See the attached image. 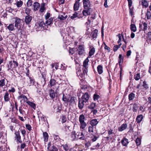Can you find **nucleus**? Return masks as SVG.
Returning <instances> with one entry per match:
<instances>
[{
    "label": "nucleus",
    "instance_id": "obj_17",
    "mask_svg": "<svg viewBox=\"0 0 151 151\" xmlns=\"http://www.w3.org/2000/svg\"><path fill=\"white\" fill-rule=\"evenodd\" d=\"M78 14H79V11L78 12V13L76 12H75V13L73 14L72 16L71 17V19H73L74 18L77 17H78V18L83 17V16L81 13V14H79L78 15Z\"/></svg>",
    "mask_w": 151,
    "mask_h": 151
},
{
    "label": "nucleus",
    "instance_id": "obj_18",
    "mask_svg": "<svg viewBox=\"0 0 151 151\" xmlns=\"http://www.w3.org/2000/svg\"><path fill=\"white\" fill-rule=\"evenodd\" d=\"M6 80L7 81L6 85L8 81L5 78L0 79V88L6 86Z\"/></svg>",
    "mask_w": 151,
    "mask_h": 151
},
{
    "label": "nucleus",
    "instance_id": "obj_19",
    "mask_svg": "<svg viewBox=\"0 0 151 151\" xmlns=\"http://www.w3.org/2000/svg\"><path fill=\"white\" fill-rule=\"evenodd\" d=\"M29 82L28 83V85L30 86H33L35 83V80L33 77H29Z\"/></svg>",
    "mask_w": 151,
    "mask_h": 151
},
{
    "label": "nucleus",
    "instance_id": "obj_13",
    "mask_svg": "<svg viewBox=\"0 0 151 151\" xmlns=\"http://www.w3.org/2000/svg\"><path fill=\"white\" fill-rule=\"evenodd\" d=\"M89 97L90 96L88 93L86 92L83 94L81 99L84 101L85 103H86L88 102Z\"/></svg>",
    "mask_w": 151,
    "mask_h": 151
},
{
    "label": "nucleus",
    "instance_id": "obj_23",
    "mask_svg": "<svg viewBox=\"0 0 151 151\" xmlns=\"http://www.w3.org/2000/svg\"><path fill=\"white\" fill-rule=\"evenodd\" d=\"M91 9H84L82 12V16H86L90 15L91 14L90 10Z\"/></svg>",
    "mask_w": 151,
    "mask_h": 151
},
{
    "label": "nucleus",
    "instance_id": "obj_37",
    "mask_svg": "<svg viewBox=\"0 0 151 151\" xmlns=\"http://www.w3.org/2000/svg\"><path fill=\"white\" fill-rule=\"evenodd\" d=\"M130 29L131 31L134 32H135L137 30V28L135 25L134 24H131L130 25Z\"/></svg>",
    "mask_w": 151,
    "mask_h": 151
},
{
    "label": "nucleus",
    "instance_id": "obj_33",
    "mask_svg": "<svg viewBox=\"0 0 151 151\" xmlns=\"http://www.w3.org/2000/svg\"><path fill=\"white\" fill-rule=\"evenodd\" d=\"M26 103L32 108L34 109H35L36 108V105L35 104L29 101H27Z\"/></svg>",
    "mask_w": 151,
    "mask_h": 151
},
{
    "label": "nucleus",
    "instance_id": "obj_47",
    "mask_svg": "<svg viewBox=\"0 0 151 151\" xmlns=\"http://www.w3.org/2000/svg\"><path fill=\"white\" fill-rule=\"evenodd\" d=\"M122 43H120L118 45H116L114 46L113 47L114 51V52H116L118 50V49L120 47Z\"/></svg>",
    "mask_w": 151,
    "mask_h": 151
},
{
    "label": "nucleus",
    "instance_id": "obj_32",
    "mask_svg": "<svg viewBox=\"0 0 151 151\" xmlns=\"http://www.w3.org/2000/svg\"><path fill=\"white\" fill-rule=\"evenodd\" d=\"M143 119V116L142 114L138 115L136 117V121L137 123H139Z\"/></svg>",
    "mask_w": 151,
    "mask_h": 151
},
{
    "label": "nucleus",
    "instance_id": "obj_34",
    "mask_svg": "<svg viewBox=\"0 0 151 151\" xmlns=\"http://www.w3.org/2000/svg\"><path fill=\"white\" fill-rule=\"evenodd\" d=\"M97 70L99 74H101L103 72V66L101 65H98L97 67Z\"/></svg>",
    "mask_w": 151,
    "mask_h": 151
},
{
    "label": "nucleus",
    "instance_id": "obj_25",
    "mask_svg": "<svg viewBox=\"0 0 151 151\" xmlns=\"http://www.w3.org/2000/svg\"><path fill=\"white\" fill-rule=\"evenodd\" d=\"M127 124L126 123H124L118 128V130L119 132H122L127 127Z\"/></svg>",
    "mask_w": 151,
    "mask_h": 151
},
{
    "label": "nucleus",
    "instance_id": "obj_28",
    "mask_svg": "<svg viewBox=\"0 0 151 151\" xmlns=\"http://www.w3.org/2000/svg\"><path fill=\"white\" fill-rule=\"evenodd\" d=\"M32 60L33 61V65L35 63V62L36 63L37 61L39 62V61H41V60H40V56L38 55V56H33L32 57Z\"/></svg>",
    "mask_w": 151,
    "mask_h": 151
},
{
    "label": "nucleus",
    "instance_id": "obj_57",
    "mask_svg": "<svg viewBox=\"0 0 151 151\" xmlns=\"http://www.w3.org/2000/svg\"><path fill=\"white\" fill-rule=\"evenodd\" d=\"M67 15L65 16H64L63 15H60L58 17V18L61 20H65L67 18Z\"/></svg>",
    "mask_w": 151,
    "mask_h": 151
},
{
    "label": "nucleus",
    "instance_id": "obj_11",
    "mask_svg": "<svg viewBox=\"0 0 151 151\" xmlns=\"http://www.w3.org/2000/svg\"><path fill=\"white\" fill-rule=\"evenodd\" d=\"M14 134L15 135V138L16 140V142L19 143H22L21 136L20 135L19 132V131L16 132Z\"/></svg>",
    "mask_w": 151,
    "mask_h": 151
},
{
    "label": "nucleus",
    "instance_id": "obj_16",
    "mask_svg": "<svg viewBox=\"0 0 151 151\" xmlns=\"http://www.w3.org/2000/svg\"><path fill=\"white\" fill-rule=\"evenodd\" d=\"M17 99L18 100L21 99V100H20V102H21L23 100L24 102H26L27 101H28L27 100H28L27 97L23 94H22L18 96Z\"/></svg>",
    "mask_w": 151,
    "mask_h": 151
},
{
    "label": "nucleus",
    "instance_id": "obj_15",
    "mask_svg": "<svg viewBox=\"0 0 151 151\" xmlns=\"http://www.w3.org/2000/svg\"><path fill=\"white\" fill-rule=\"evenodd\" d=\"M87 57L83 61L82 69L88 70V63L89 60Z\"/></svg>",
    "mask_w": 151,
    "mask_h": 151
},
{
    "label": "nucleus",
    "instance_id": "obj_42",
    "mask_svg": "<svg viewBox=\"0 0 151 151\" xmlns=\"http://www.w3.org/2000/svg\"><path fill=\"white\" fill-rule=\"evenodd\" d=\"M135 94L133 93H130L128 96V99L129 101L133 100L135 97Z\"/></svg>",
    "mask_w": 151,
    "mask_h": 151
},
{
    "label": "nucleus",
    "instance_id": "obj_50",
    "mask_svg": "<svg viewBox=\"0 0 151 151\" xmlns=\"http://www.w3.org/2000/svg\"><path fill=\"white\" fill-rule=\"evenodd\" d=\"M19 110L20 114H21L22 115H24L25 114V111L23 110L22 105H21L19 107Z\"/></svg>",
    "mask_w": 151,
    "mask_h": 151
},
{
    "label": "nucleus",
    "instance_id": "obj_55",
    "mask_svg": "<svg viewBox=\"0 0 151 151\" xmlns=\"http://www.w3.org/2000/svg\"><path fill=\"white\" fill-rule=\"evenodd\" d=\"M135 142L137 146L140 145L141 143V139L139 137H137L135 140Z\"/></svg>",
    "mask_w": 151,
    "mask_h": 151
},
{
    "label": "nucleus",
    "instance_id": "obj_60",
    "mask_svg": "<svg viewBox=\"0 0 151 151\" xmlns=\"http://www.w3.org/2000/svg\"><path fill=\"white\" fill-rule=\"evenodd\" d=\"M20 131L21 132L23 136L24 137V139H25V136L26 134V132L25 130L24 129H20Z\"/></svg>",
    "mask_w": 151,
    "mask_h": 151
},
{
    "label": "nucleus",
    "instance_id": "obj_40",
    "mask_svg": "<svg viewBox=\"0 0 151 151\" xmlns=\"http://www.w3.org/2000/svg\"><path fill=\"white\" fill-rule=\"evenodd\" d=\"M141 4L142 6L145 8L147 7L149 5L147 1L145 0H142Z\"/></svg>",
    "mask_w": 151,
    "mask_h": 151
},
{
    "label": "nucleus",
    "instance_id": "obj_10",
    "mask_svg": "<svg viewBox=\"0 0 151 151\" xmlns=\"http://www.w3.org/2000/svg\"><path fill=\"white\" fill-rule=\"evenodd\" d=\"M46 24L44 21H42L39 24V27H37V30L39 31H42L45 29Z\"/></svg>",
    "mask_w": 151,
    "mask_h": 151
},
{
    "label": "nucleus",
    "instance_id": "obj_7",
    "mask_svg": "<svg viewBox=\"0 0 151 151\" xmlns=\"http://www.w3.org/2000/svg\"><path fill=\"white\" fill-rule=\"evenodd\" d=\"M124 59V57L122 56V54H119V59H118V63L119 66V67L120 68V80H121V77H122V65L121 64V63H122L123 62Z\"/></svg>",
    "mask_w": 151,
    "mask_h": 151
},
{
    "label": "nucleus",
    "instance_id": "obj_44",
    "mask_svg": "<svg viewBox=\"0 0 151 151\" xmlns=\"http://www.w3.org/2000/svg\"><path fill=\"white\" fill-rule=\"evenodd\" d=\"M45 3H43L40 6V11L42 13L44 12V11L45 10Z\"/></svg>",
    "mask_w": 151,
    "mask_h": 151
},
{
    "label": "nucleus",
    "instance_id": "obj_29",
    "mask_svg": "<svg viewBox=\"0 0 151 151\" xmlns=\"http://www.w3.org/2000/svg\"><path fill=\"white\" fill-rule=\"evenodd\" d=\"M44 141L45 143L47 142L48 140L49 135L48 133L46 132H43Z\"/></svg>",
    "mask_w": 151,
    "mask_h": 151
},
{
    "label": "nucleus",
    "instance_id": "obj_20",
    "mask_svg": "<svg viewBox=\"0 0 151 151\" xmlns=\"http://www.w3.org/2000/svg\"><path fill=\"white\" fill-rule=\"evenodd\" d=\"M79 1H76L73 6V10L74 11H76L79 9L80 4Z\"/></svg>",
    "mask_w": 151,
    "mask_h": 151
},
{
    "label": "nucleus",
    "instance_id": "obj_30",
    "mask_svg": "<svg viewBox=\"0 0 151 151\" xmlns=\"http://www.w3.org/2000/svg\"><path fill=\"white\" fill-rule=\"evenodd\" d=\"M58 82H57L54 78H51L49 81V84L51 87L54 86Z\"/></svg>",
    "mask_w": 151,
    "mask_h": 151
},
{
    "label": "nucleus",
    "instance_id": "obj_58",
    "mask_svg": "<svg viewBox=\"0 0 151 151\" xmlns=\"http://www.w3.org/2000/svg\"><path fill=\"white\" fill-rule=\"evenodd\" d=\"M134 124L133 122H131L129 124V128L130 130L132 131L134 127Z\"/></svg>",
    "mask_w": 151,
    "mask_h": 151
},
{
    "label": "nucleus",
    "instance_id": "obj_14",
    "mask_svg": "<svg viewBox=\"0 0 151 151\" xmlns=\"http://www.w3.org/2000/svg\"><path fill=\"white\" fill-rule=\"evenodd\" d=\"M14 23H11L9 24L8 26V24H4L5 27H6L9 31H12L14 29Z\"/></svg>",
    "mask_w": 151,
    "mask_h": 151
},
{
    "label": "nucleus",
    "instance_id": "obj_8",
    "mask_svg": "<svg viewBox=\"0 0 151 151\" xmlns=\"http://www.w3.org/2000/svg\"><path fill=\"white\" fill-rule=\"evenodd\" d=\"M87 72L88 70L83 69H82V73L81 71H79V73H80V74L79 75V76H80L81 78H82L81 79H80V81H81L80 83L81 84V83L83 81H84L85 79V74H87Z\"/></svg>",
    "mask_w": 151,
    "mask_h": 151
},
{
    "label": "nucleus",
    "instance_id": "obj_21",
    "mask_svg": "<svg viewBox=\"0 0 151 151\" xmlns=\"http://www.w3.org/2000/svg\"><path fill=\"white\" fill-rule=\"evenodd\" d=\"M95 51V49L94 47H90L88 58H90L93 55Z\"/></svg>",
    "mask_w": 151,
    "mask_h": 151
},
{
    "label": "nucleus",
    "instance_id": "obj_24",
    "mask_svg": "<svg viewBox=\"0 0 151 151\" xmlns=\"http://www.w3.org/2000/svg\"><path fill=\"white\" fill-rule=\"evenodd\" d=\"M121 143L123 146H127L129 143L128 139L124 137L121 140Z\"/></svg>",
    "mask_w": 151,
    "mask_h": 151
},
{
    "label": "nucleus",
    "instance_id": "obj_12",
    "mask_svg": "<svg viewBox=\"0 0 151 151\" xmlns=\"http://www.w3.org/2000/svg\"><path fill=\"white\" fill-rule=\"evenodd\" d=\"M11 95L8 93L7 91L6 90L4 94V101L8 102L10 101Z\"/></svg>",
    "mask_w": 151,
    "mask_h": 151
},
{
    "label": "nucleus",
    "instance_id": "obj_26",
    "mask_svg": "<svg viewBox=\"0 0 151 151\" xmlns=\"http://www.w3.org/2000/svg\"><path fill=\"white\" fill-rule=\"evenodd\" d=\"M98 30L97 29H95L94 30L91 35L92 39L96 38L97 36Z\"/></svg>",
    "mask_w": 151,
    "mask_h": 151
},
{
    "label": "nucleus",
    "instance_id": "obj_6",
    "mask_svg": "<svg viewBox=\"0 0 151 151\" xmlns=\"http://www.w3.org/2000/svg\"><path fill=\"white\" fill-rule=\"evenodd\" d=\"M83 7L84 9H91V2L89 0H83Z\"/></svg>",
    "mask_w": 151,
    "mask_h": 151
},
{
    "label": "nucleus",
    "instance_id": "obj_9",
    "mask_svg": "<svg viewBox=\"0 0 151 151\" xmlns=\"http://www.w3.org/2000/svg\"><path fill=\"white\" fill-rule=\"evenodd\" d=\"M32 19V16L30 15L26 16L24 19V22L27 25H29L31 23Z\"/></svg>",
    "mask_w": 151,
    "mask_h": 151
},
{
    "label": "nucleus",
    "instance_id": "obj_4",
    "mask_svg": "<svg viewBox=\"0 0 151 151\" xmlns=\"http://www.w3.org/2000/svg\"><path fill=\"white\" fill-rule=\"evenodd\" d=\"M77 51L79 55L82 56L84 55L85 53L84 46L82 45H79Z\"/></svg>",
    "mask_w": 151,
    "mask_h": 151
},
{
    "label": "nucleus",
    "instance_id": "obj_35",
    "mask_svg": "<svg viewBox=\"0 0 151 151\" xmlns=\"http://www.w3.org/2000/svg\"><path fill=\"white\" fill-rule=\"evenodd\" d=\"M98 123V121L96 119H93L91 120L90 122V124L92 126H96Z\"/></svg>",
    "mask_w": 151,
    "mask_h": 151
},
{
    "label": "nucleus",
    "instance_id": "obj_27",
    "mask_svg": "<svg viewBox=\"0 0 151 151\" xmlns=\"http://www.w3.org/2000/svg\"><path fill=\"white\" fill-rule=\"evenodd\" d=\"M49 96L52 99H54L55 97V93L54 90L51 89L49 90Z\"/></svg>",
    "mask_w": 151,
    "mask_h": 151
},
{
    "label": "nucleus",
    "instance_id": "obj_56",
    "mask_svg": "<svg viewBox=\"0 0 151 151\" xmlns=\"http://www.w3.org/2000/svg\"><path fill=\"white\" fill-rule=\"evenodd\" d=\"M61 147H63L65 151H68L69 150V147L67 144L62 145Z\"/></svg>",
    "mask_w": 151,
    "mask_h": 151
},
{
    "label": "nucleus",
    "instance_id": "obj_36",
    "mask_svg": "<svg viewBox=\"0 0 151 151\" xmlns=\"http://www.w3.org/2000/svg\"><path fill=\"white\" fill-rule=\"evenodd\" d=\"M76 132L75 131H73L71 132L70 134V137L73 141L75 140L76 138Z\"/></svg>",
    "mask_w": 151,
    "mask_h": 151
},
{
    "label": "nucleus",
    "instance_id": "obj_41",
    "mask_svg": "<svg viewBox=\"0 0 151 151\" xmlns=\"http://www.w3.org/2000/svg\"><path fill=\"white\" fill-rule=\"evenodd\" d=\"M58 148L55 145H53L51 148L48 150V151H58Z\"/></svg>",
    "mask_w": 151,
    "mask_h": 151
},
{
    "label": "nucleus",
    "instance_id": "obj_64",
    "mask_svg": "<svg viewBox=\"0 0 151 151\" xmlns=\"http://www.w3.org/2000/svg\"><path fill=\"white\" fill-rule=\"evenodd\" d=\"M148 36V40L149 41V42L151 41V32H148L147 33Z\"/></svg>",
    "mask_w": 151,
    "mask_h": 151
},
{
    "label": "nucleus",
    "instance_id": "obj_3",
    "mask_svg": "<svg viewBox=\"0 0 151 151\" xmlns=\"http://www.w3.org/2000/svg\"><path fill=\"white\" fill-rule=\"evenodd\" d=\"M9 64L8 65V70H12L13 68H16L18 66L19 64L18 62L14 60L13 61H9Z\"/></svg>",
    "mask_w": 151,
    "mask_h": 151
},
{
    "label": "nucleus",
    "instance_id": "obj_2",
    "mask_svg": "<svg viewBox=\"0 0 151 151\" xmlns=\"http://www.w3.org/2000/svg\"><path fill=\"white\" fill-rule=\"evenodd\" d=\"M85 117L83 114L81 115L79 117V122L80 124V129L82 131L85 130V128L87 125L86 123L84 122Z\"/></svg>",
    "mask_w": 151,
    "mask_h": 151
},
{
    "label": "nucleus",
    "instance_id": "obj_54",
    "mask_svg": "<svg viewBox=\"0 0 151 151\" xmlns=\"http://www.w3.org/2000/svg\"><path fill=\"white\" fill-rule=\"evenodd\" d=\"M76 100V98L74 97H71L70 99V103L71 104H74Z\"/></svg>",
    "mask_w": 151,
    "mask_h": 151
},
{
    "label": "nucleus",
    "instance_id": "obj_61",
    "mask_svg": "<svg viewBox=\"0 0 151 151\" xmlns=\"http://www.w3.org/2000/svg\"><path fill=\"white\" fill-rule=\"evenodd\" d=\"M100 97L99 95L96 94H94L93 96V99L94 101L98 100Z\"/></svg>",
    "mask_w": 151,
    "mask_h": 151
},
{
    "label": "nucleus",
    "instance_id": "obj_31",
    "mask_svg": "<svg viewBox=\"0 0 151 151\" xmlns=\"http://www.w3.org/2000/svg\"><path fill=\"white\" fill-rule=\"evenodd\" d=\"M34 10L35 11H37L40 6V4L37 2H35L33 4Z\"/></svg>",
    "mask_w": 151,
    "mask_h": 151
},
{
    "label": "nucleus",
    "instance_id": "obj_49",
    "mask_svg": "<svg viewBox=\"0 0 151 151\" xmlns=\"http://www.w3.org/2000/svg\"><path fill=\"white\" fill-rule=\"evenodd\" d=\"M23 4V1L21 0H19V1H17L15 4H16L17 7H20Z\"/></svg>",
    "mask_w": 151,
    "mask_h": 151
},
{
    "label": "nucleus",
    "instance_id": "obj_48",
    "mask_svg": "<svg viewBox=\"0 0 151 151\" xmlns=\"http://www.w3.org/2000/svg\"><path fill=\"white\" fill-rule=\"evenodd\" d=\"M138 109V105L136 103L134 104L132 108V110L134 112H136L137 111Z\"/></svg>",
    "mask_w": 151,
    "mask_h": 151
},
{
    "label": "nucleus",
    "instance_id": "obj_1",
    "mask_svg": "<svg viewBox=\"0 0 151 151\" xmlns=\"http://www.w3.org/2000/svg\"><path fill=\"white\" fill-rule=\"evenodd\" d=\"M14 19V26L17 29V35L21 36L22 34V29L23 28L22 24V19L17 17H15Z\"/></svg>",
    "mask_w": 151,
    "mask_h": 151
},
{
    "label": "nucleus",
    "instance_id": "obj_51",
    "mask_svg": "<svg viewBox=\"0 0 151 151\" xmlns=\"http://www.w3.org/2000/svg\"><path fill=\"white\" fill-rule=\"evenodd\" d=\"M142 24L143 26V28L142 29V31H143L145 32V31H146L147 29V24L145 22H142Z\"/></svg>",
    "mask_w": 151,
    "mask_h": 151
},
{
    "label": "nucleus",
    "instance_id": "obj_45",
    "mask_svg": "<svg viewBox=\"0 0 151 151\" xmlns=\"http://www.w3.org/2000/svg\"><path fill=\"white\" fill-rule=\"evenodd\" d=\"M103 45H104V49L105 50H107V52H109L110 51V48L107 46L105 43L104 42L103 43Z\"/></svg>",
    "mask_w": 151,
    "mask_h": 151
},
{
    "label": "nucleus",
    "instance_id": "obj_39",
    "mask_svg": "<svg viewBox=\"0 0 151 151\" xmlns=\"http://www.w3.org/2000/svg\"><path fill=\"white\" fill-rule=\"evenodd\" d=\"M53 18L51 17L47 20L45 22V24L46 25H49L52 24Z\"/></svg>",
    "mask_w": 151,
    "mask_h": 151
},
{
    "label": "nucleus",
    "instance_id": "obj_63",
    "mask_svg": "<svg viewBox=\"0 0 151 151\" xmlns=\"http://www.w3.org/2000/svg\"><path fill=\"white\" fill-rule=\"evenodd\" d=\"M140 78V74L137 73L136 75L134 76V78L136 81H138Z\"/></svg>",
    "mask_w": 151,
    "mask_h": 151
},
{
    "label": "nucleus",
    "instance_id": "obj_5",
    "mask_svg": "<svg viewBox=\"0 0 151 151\" xmlns=\"http://www.w3.org/2000/svg\"><path fill=\"white\" fill-rule=\"evenodd\" d=\"M127 1L128 2V6L129 9V15L132 17L134 14V7L133 6L131 7L132 4V0H127Z\"/></svg>",
    "mask_w": 151,
    "mask_h": 151
},
{
    "label": "nucleus",
    "instance_id": "obj_52",
    "mask_svg": "<svg viewBox=\"0 0 151 151\" xmlns=\"http://www.w3.org/2000/svg\"><path fill=\"white\" fill-rule=\"evenodd\" d=\"M61 119H62L61 122L63 124L65 123L67 121L66 116L65 115H62Z\"/></svg>",
    "mask_w": 151,
    "mask_h": 151
},
{
    "label": "nucleus",
    "instance_id": "obj_38",
    "mask_svg": "<svg viewBox=\"0 0 151 151\" xmlns=\"http://www.w3.org/2000/svg\"><path fill=\"white\" fill-rule=\"evenodd\" d=\"M53 136L55 140V142H60L61 141V139L59 137L58 135L55 134H53Z\"/></svg>",
    "mask_w": 151,
    "mask_h": 151
},
{
    "label": "nucleus",
    "instance_id": "obj_43",
    "mask_svg": "<svg viewBox=\"0 0 151 151\" xmlns=\"http://www.w3.org/2000/svg\"><path fill=\"white\" fill-rule=\"evenodd\" d=\"M146 16L147 20L150 19L151 18V12L148 9L147 10Z\"/></svg>",
    "mask_w": 151,
    "mask_h": 151
},
{
    "label": "nucleus",
    "instance_id": "obj_22",
    "mask_svg": "<svg viewBox=\"0 0 151 151\" xmlns=\"http://www.w3.org/2000/svg\"><path fill=\"white\" fill-rule=\"evenodd\" d=\"M84 101L82 99H80V98L78 99V107L80 109H82L83 107Z\"/></svg>",
    "mask_w": 151,
    "mask_h": 151
},
{
    "label": "nucleus",
    "instance_id": "obj_46",
    "mask_svg": "<svg viewBox=\"0 0 151 151\" xmlns=\"http://www.w3.org/2000/svg\"><path fill=\"white\" fill-rule=\"evenodd\" d=\"M96 106V103L92 102L90 104V105L88 106V108L89 109H93Z\"/></svg>",
    "mask_w": 151,
    "mask_h": 151
},
{
    "label": "nucleus",
    "instance_id": "obj_59",
    "mask_svg": "<svg viewBox=\"0 0 151 151\" xmlns=\"http://www.w3.org/2000/svg\"><path fill=\"white\" fill-rule=\"evenodd\" d=\"M16 91V90L14 87H12L11 89H9L8 91H7V92L9 94L10 93H14Z\"/></svg>",
    "mask_w": 151,
    "mask_h": 151
},
{
    "label": "nucleus",
    "instance_id": "obj_53",
    "mask_svg": "<svg viewBox=\"0 0 151 151\" xmlns=\"http://www.w3.org/2000/svg\"><path fill=\"white\" fill-rule=\"evenodd\" d=\"M79 135H78L77 139H80V140H84L85 139V137L84 135L83 134V132H81L80 136L81 137H79Z\"/></svg>",
    "mask_w": 151,
    "mask_h": 151
},
{
    "label": "nucleus",
    "instance_id": "obj_62",
    "mask_svg": "<svg viewBox=\"0 0 151 151\" xmlns=\"http://www.w3.org/2000/svg\"><path fill=\"white\" fill-rule=\"evenodd\" d=\"M31 10L28 8H26L25 10V12L27 15H30L29 14Z\"/></svg>",
    "mask_w": 151,
    "mask_h": 151
}]
</instances>
